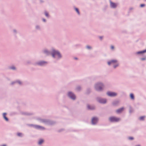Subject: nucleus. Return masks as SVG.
Listing matches in <instances>:
<instances>
[{
    "instance_id": "nucleus-16",
    "label": "nucleus",
    "mask_w": 146,
    "mask_h": 146,
    "mask_svg": "<svg viewBox=\"0 0 146 146\" xmlns=\"http://www.w3.org/2000/svg\"><path fill=\"white\" fill-rule=\"evenodd\" d=\"M145 117V116H141L139 117V119L140 120H143Z\"/></svg>"
},
{
    "instance_id": "nucleus-7",
    "label": "nucleus",
    "mask_w": 146,
    "mask_h": 146,
    "mask_svg": "<svg viewBox=\"0 0 146 146\" xmlns=\"http://www.w3.org/2000/svg\"><path fill=\"white\" fill-rule=\"evenodd\" d=\"M98 121V119L97 118L94 117L92 119V123L93 124H95Z\"/></svg>"
},
{
    "instance_id": "nucleus-30",
    "label": "nucleus",
    "mask_w": 146,
    "mask_h": 146,
    "mask_svg": "<svg viewBox=\"0 0 146 146\" xmlns=\"http://www.w3.org/2000/svg\"><path fill=\"white\" fill-rule=\"evenodd\" d=\"M1 146H6V145H3Z\"/></svg>"
},
{
    "instance_id": "nucleus-20",
    "label": "nucleus",
    "mask_w": 146,
    "mask_h": 146,
    "mask_svg": "<svg viewBox=\"0 0 146 146\" xmlns=\"http://www.w3.org/2000/svg\"><path fill=\"white\" fill-rule=\"evenodd\" d=\"M128 139L129 140H132L133 139V138L132 137H129Z\"/></svg>"
},
{
    "instance_id": "nucleus-22",
    "label": "nucleus",
    "mask_w": 146,
    "mask_h": 146,
    "mask_svg": "<svg viewBox=\"0 0 146 146\" xmlns=\"http://www.w3.org/2000/svg\"><path fill=\"white\" fill-rule=\"evenodd\" d=\"M145 5L144 4H141V5H140V6L141 7H143Z\"/></svg>"
},
{
    "instance_id": "nucleus-28",
    "label": "nucleus",
    "mask_w": 146,
    "mask_h": 146,
    "mask_svg": "<svg viewBox=\"0 0 146 146\" xmlns=\"http://www.w3.org/2000/svg\"><path fill=\"white\" fill-rule=\"evenodd\" d=\"M80 88V87H78V88H77V89L78 90H79Z\"/></svg>"
},
{
    "instance_id": "nucleus-29",
    "label": "nucleus",
    "mask_w": 146,
    "mask_h": 146,
    "mask_svg": "<svg viewBox=\"0 0 146 146\" xmlns=\"http://www.w3.org/2000/svg\"><path fill=\"white\" fill-rule=\"evenodd\" d=\"M45 53H47V51L46 50H45L44 51Z\"/></svg>"
},
{
    "instance_id": "nucleus-6",
    "label": "nucleus",
    "mask_w": 146,
    "mask_h": 146,
    "mask_svg": "<svg viewBox=\"0 0 146 146\" xmlns=\"http://www.w3.org/2000/svg\"><path fill=\"white\" fill-rule=\"evenodd\" d=\"M68 96L72 99L74 100L76 98L75 96L72 92H68Z\"/></svg>"
},
{
    "instance_id": "nucleus-26",
    "label": "nucleus",
    "mask_w": 146,
    "mask_h": 146,
    "mask_svg": "<svg viewBox=\"0 0 146 146\" xmlns=\"http://www.w3.org/2000/svg\"><path fill=\"white\" fill-rule=\"evenodd\" d=\"M11 69H13V70H14L15 69V67H11Z\"/></svg>"
},
{
    "instance_id": "nucleus-23",
    "label": "nucleus",
    "mask_w": 146,
    "mask_h": 146,
    "mask_svg": "<svg viewBox=\"0 0 146 146\" xmlns=\"http://www.w3.org/2000/svg\"><path fill=\"white\" fill-rule=\"evenodd\" d=\"M36 127L37 128H43L42 127L40 126H38V125H37L36 126Z\"/></svg>"
},
{
    "instance_id": "nucleus-5",
    "label": "nucleus",
    "mask_w": 146,
    "mask_h": 146,
    "mask_svg": "<svg viewBox=\"0 0 146 146\" xmlns=\"http://www.w3.org/2000/svg\"><path fill=\"white\" fill-rule=\"evenodd\" d=\"M107 95L110 96H114L117 95V94L114 92H108L107 93Z\"/></svg>"
},
{
    "instance_id": "nucleus-17",
    "label": "nucleus",
    "mask_w": 146,
    "mask_h": 146,
    "mask_svg": "<svg viewBox=\"0 0 146 146\" xmlns=\"http://www.w3.org/2000/svg\"><path fill=\"white\" fill-rule=\"evenodd\" d=\"M45 63L44 62H41L39 63V64L40 65H42Z\"/></svg>"
},
{
    "instance_id": "nucleus-15",
    "label": "nucleus",
    "mask_w": 146,
    "mask_h": 146,
    "mask_svg": "<svg viewBox=\"0 0 146 146\" xmlns=\"http://www.w3.org/2000/svg\"><path fill=\"white\" fill-rule=\"evenodd\" d=\"M145 52H146V50H144L143 51H142L141 52H138L137 53L138 54H141V53H145Z\"/></svg>"
},
{
    "instance_id": "nucleus-11",
    "label": "nucleus",
    "mask_w": 146,
    "mask_h": 146,
    "mask_svg": "<svg viewBox=\"0 0 146 146\" xmlns=\"http://www.w3.org/2000/svg\"><path fill=\"white\" fill-rule=\"evenodd\" d=\"M6 113H4L3 114V117L6 121H8V119L6 116Z\"/></svg>"
},
{
    "instance_id": "nucleus-33",
    "label": "nucleus",
    "mask_w": 146,
    "mask_h": 146,
    "mask_svg": "<svg viewBox=\"0 0 146 146\" xmlns=\"http://www.w3.org/2000/svg\"><path fill=\"white\" fill-rule=\"evenodd\" d=\"M19 82V84H21V82H20V81H19V82Z\"/></svg>"
},
{
    "instance_id": "nucleus-2",
    "label": "nucleus",
    "mask_w": 146,
    "mask_h": 146,
    "mask_svg": "<svg viewBox=\"0 0 146 146\" xmlns=\"http://www.w3.org/2000/svg\"><path fill=\"white\" fill-rule=\"evenodd\" d=\"M116 64L115 65H114V68H115L117 66H118V64L117 63V61L116 60H112L108 62V64L109 65H110V64Z\"/></svg>"
},
{
    "instance_id": "nucleus-21",
    "label": "nucleus",
    "mask_w": 146,
    "mask_h": 146,
    "mask_svg": "<svg viewBox=\"0 0 146 146\" xmlns=\"http://www.w3.org/2000/svg\"><path fill=\"white\" fill-rule=\"evenodd\" d=\"M45 15H46V16L47 17H48V13L47 12H45Z\"/></svg>"
},
{
    "instance_id": "nucleus-13",
    "label": "nucleus",
    "mask_w": 146,
    "mask_h": 146,
    "mask_svg": "<svg viewBox=\"0 0 146 146\" xmlns=\"http://www.w3.org/2000/svg\"><path fill=\"white\" fill-rule=\"evenodd\" d=\"M44 142V141L42 139H40L39 140V142H38V144L40 145L42 143Z\"/></svg>"
},
{
    "instance_id": "nucleus-31",
    "label": "nucleus",
    "mask_w": 146,
    "mask_h": 146,
    "mask_svg": "<svg viewBox=\"0 0 146 146\" xmlns=\"http://www.w3.org/2000/svg\"><path fill=\"white\" fill-rule=\"evenodd\" d=\"M145 58H142V60H145Z\"/></svg>"
},
{
    "instance_id": "nucleus-10",
    "label": "nucleus",
    "mask_w": 146,
    "mask_h": 146,
    "mask_svg": "<svg viewBox=\"0 0 146 146\" xmlns=\"http://www.w3.org/2000/svg\"><path fill=\"white\" fill-rule=\"evenodd\" d=\"M99 102L102 103H105L106 102V100L105 99H100L99 100Z\"/></svg>"
},
{
    "instance_id": "nucleus-35",
    "label": "nucleus",
    "mask_w": 146,
    "mask_h": 146,
    "mask_svg": "<svg viewBox=\"0 0 146 146\" xmlns=\"http://www.w3.org/2000/svg\"><path fill=\"white\" fill-rule=\"evenodd\" d=\"M75 59H77V58H75Z\"/></svg>"
},
{
    "instance_id": "nucleus-25",
    "label": "nucleus",
    "mask_w": 146,
    "mask_h": 146,
    "mask_svg": "<svg viewBox=\"0 0 146 146\" xmlns=\"http://www.w3.org/2000/svg\"><path fill=\"white\" fill-rule=\"evenodd\" d=\"M111 48L112 49H113L114 48V47L113 46H111Z\"/></svg>"
},
{
    "instance_id": "nucleus-24",
    "label": "nucleus",
    "mask_w": 146,
    "mask_h": 146,
    "mask_svg": "<svg viewBox=\"0 0 146 146\" xmlns=\"http://www.w3.org/2000/svg\"><path fill=\"white\" fill-rule=\"evenodd\" d=\"M87 47L88 49H90L91 48V47L89 46H87Z\"/></svg>"
},
{
    "instance_id": "nucleus-14",
    "label": "nucleus",
    "mask_w": 146,
    "mask_h": 146,
    "mask_svg": "<svg viewBox=\"0 0 146 146\" xmlns=\"http://www.w3.org/2000/svg\"><path fill=\"white\" fill-rule=\"evenodd\" d=\"M130 96L131 98L132 99H134V96L132 94H131L130 95Z\"/></svg>"
},
{
    "instance_id": "nucleus-4",
    "label": "nucleus",
    "mask_w": 146,
    "mask_h": 146,
    "mask_svg": "<svg viewBox=\"0 0 146 146\" xmlns=\"http://www.w3.org/2000/svg\"><path fill=\"white\" fill-rule=\"evenodd\" d=\"M103 86V85L102 83H99L96 84V88L98 91H100L102 90Z\"/></svg>"
},
{
    "instance_id": "nucleus-27",
    "label": "nucleus",
    "mask_w": 146,
    "mask_h": 146,
    "mask_svg": "<svg viewBox=\"0 0 146 146\" xmlns=\"http://www.w3.org/2000/svg\"><path fill=\"white\" fill-rule=\"evenodd\" d=\"M100 38L101 39H102V38H103L102 37V36H100Z\"/></svg>"
},
{
    "instance_id": "nucleus-12",
    "label": "nucleus",
    "mask_w": 146,
    "mask_h": 146,
    "mask_svg": "<svg viewBox=\"0 0 146 146\" xmlns=\"http://www.w3.org/2000/svg\"><path fill=\"white\" fill-rule=\"evenodd\" d=\"M88 108L90 110H93L94 109V107L92 106H90L88 105Z\"/></svg>"
},
{
    "instance_id": "nucleus-3",
    "label": "nucleus",
    "mask_w": 146,
    "mask_h": 146,
    "mask_svg": "<svg viewBox=\"0 0 146 146\" xmlns=\"http://www.w3.org/2000/svg\"><path fill=\"white\" fill-rule=\"evenodd\" d=\"M110 121L111 122H117L119 121L120 119L119 118H117L115 117H110L109 118Z\"/></svg>"
},
{
    "instance_id": "nucleus-32",
    "label": "nucleus",
    "mask_w": 146,
    "mask_h": 146,
    "mask_svg": "<svg viewBox=\"0 0 146 146\" xmlns=\"http://www.w3.org/2000/svg\"><path fill=\"white\" fill-rule=\"evenodd\" d=\"M43 20V21H44V22H45V19H44Z\"/></svg>"
},
{
    "instance_id": "nucleus-8",
    "label": "nucleus",
    "mask_w": 146,
    "mask_h": 146,
    "mask_svg": "<svg viewBox=\"0 0 146 146\" xmlns=\"http://www.w3.org/2000/svg\"><path fill=\"white\" fill-rule=\"evenodd\" d=\"M110 6L111 7L115 8L117 6V5L115 3H113L111 1L110 2Z\"/></svg>"
},
{
    "instance_id": "nucleus-18",
    "label": "nucleus",
    "mask_w": 146,
    "mask_h": 146,
    "mask_svg": "<svg viewBox=\"0 0 146 146\" xmlns=\"http://www.w3.org/2000/svg\"><path fill=\"white\" fill-rule=\"evenodd\" d=\"M75 9L76 11L78 13V14H80V13H79V10H78V9L77 8H76Z\"/></svg>"
},
{
    "instance_id": "nucleus-19",
    "label": "nucleus",
    "mask_w": 146,
    "mask_h": 146,
    "mask_svg": "<svg viewBox=\"0 0 146 146\" xmlns=\"http://www.w3.org/2000/svg\"><path fill=\"white\" fill-rule=\"evenodd\" d=\"M17 134V135L19 136H21L22 135V133H18Z\"/></svg>"
},
{
    "instance_id": "nucleus-34",
    "label": "nucleus",
    "mask_w": 146,
    "mask_h": 146,
    "mask_svg": "<svg viewBox=\"0 0 146 146\" xmlns=\"http://www.w3.org/2000/svg\"><path fill=\"white\" fill-rule=\"evenodd\" d=\"M136 146H140V145H136Z\"/></svg>"
},
{
    "instance_id": "nucleus-1",
    "label": "nucleus",
    "mask_w": 146,
    "mask_h": 146,
    "mask_svg": "<svg viewBox=\"0 0 146 146\" xmlns=\"http://www.w3.org/2000/svg\"><path fill=\"white\" fill-rule=\"evenodd\" d=\"M52 54L53 57H55L56 56H57L58 58L61 57V55L59 52L58 51H56L54 50H53Z\"/></svg>"
},
{
    "instance_id": "nucleus-9",
    "label": "nucleus",
    "mask_w": 146,
    "mask_h": 146,
    "mask_svg": "<svg viewBox=\"0 0 146 146\" xmlns=\"http://www.w3.org/2000/svg\"><path fill=\"white\" fill-rule=\"evenodd\" d=\"M124 110L123 108H121L120 109H118L116 111V112L117 113H119L122 112Z\"/></svg>"
},
{
    "instance_id": "nucleus-36",
    "label": "nucleus",
    "mask_w": 146,
    "mask_h": 146,
    "mask_svg": "<svg viewBox=\"0 0 146 146\" xmlns=\"http://www.w3.org/2000/svg\"><path fill=\"white\" fill-rule=\"evenodd\" d=\"M145 1H146V0H145Z\"/></svg>"
}]
</instances>
